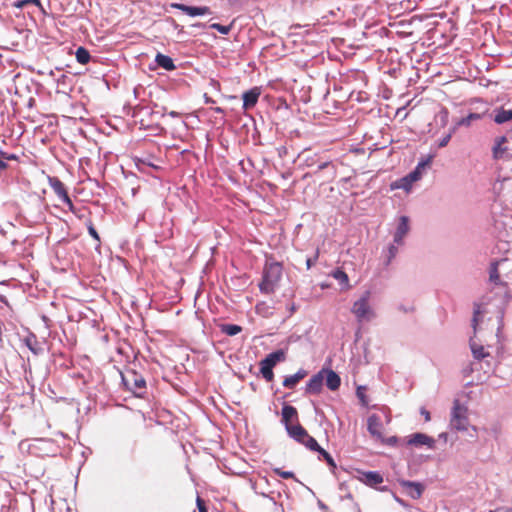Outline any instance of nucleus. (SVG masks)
<instances>
[{
  "mask_svg": "<svg viewBox=\"0 0 512 512\" xmlns=\"http://www.w3.org/2000/svg\"><path fill=\"white\" fill-rule=\"evenodd\" d=\"M282 265L279 262L266 263L263 269L259 290L263 294H272L279 286L282 277Z\"/></svg>",
  "mask_w": 512,
  "mask_h": 512,
  "instance_id": "nucleus-1",
  "label": "nucleus"
},
{
  "mask_svg": "<svg viewBox=\"0 0 512 512\" xmlns=\"http://www.w3.org/2000/svg\"><path fill=\"white\" fill-rule=\"evenodd\" d=\"M121 379L127 390L131 391L136 397H142L146 393V380L135 370H127L121 373Z\"/></svg>",
  "mask_w": 512,
  "mask_h": 512,
  "instance_id": "nucleus-2",
  "label": "nucleus"
},
{
  "mask_svg": "<svg viewBox=\"0 0 512 512\" xmlns=\"http://www.w3.org/2000/svg\"><path fill=\"white\" fill-rule=\"evenodd\" d=\"M370 297L371 292L365 291L363 295L353 303L351 311L359 322L369 321L374 317V311L369 304Z\"/></svg>",
  "mask_w": 512,
  "mask_h": 512,
  "instance_id": "nucleus-3",
  "label": "nucleus"
},
{
  "mask_svg": "<svg viewBox=\"0 0 512 512\" xmlns=\"http://www.w3.org/2000/svg\"><path fill=\"white\" fill-rule=\"evenodd\" d=\"M450 426L457 431H466L469 426L467 407L462 405L459 400L453 402L451 410Z\"/></svg>",
  "mask_w": 512,
  "mask_h": 512,
  "instance_id": "nucleus-4",
  "label": "nucleus"
},
{
  "mask_svg": "<svg viewBox=\"0 0 512 512\" xmlns=\"http://www.w3.org/2000/svg\"><path fill=\"white\" fill-rule=\"evenodd\" d=\"M410 220L408 216L402 215L398 218L396 230L393 234V242L396 245H403L404 238L410 231Z\"/></svg>",
  "mask_w": 512,
  "mask_h": 512,
  "instance_id": "nucleus-5",
  "label": "nucleus"
},
{
  "mask_svg": "<svg viewBox=\"0 0 512 512\" xmlns=\"http://www.w3.org/2000/svg\"><path fill=\"white\" fill-rule=\"evenodd\" d=\"M325 371L326 368H322L318 373L309 379L305 387L306 394L316 395L322 391Z\"/></svg>",
  "mask_w": 512,
  "mask_h": 512,
  "instance_id": "nucleus-6",
  "label": "nucleus"
},
{
  "mask_svg": "<svg viewBox=\"0 0 512 512\" xmlns=\"http://www.w3.org/2000/svg\"><path fill=\"white\" fill-rule=\"evenodd\" d=\"M407 444L411 446L425 445L429 449H435L436 440L433 437L428 436L424 433H414L409 437Z\"/></svg>",
  "mask_w": 512,
  "mask_h": 512,
  "instance_id": "nucleus-7",
  "label": "nucleus"
},
{
  "mask_svg": "<svg viewBox=\"0 0 512 512\" xmlns=\"http://www.w3.org/2000/svg\"><path fill=\"white\" fill-rule=\"evenodd\" d=\"M399 484L406 490L407 495L414 500L419 499L424 492V486L420 482L400 480Z\"/></svg>",
  "mask_w": 512,
  "mask_h": 512,
  "instance_id": "nucleus-8",
  "label": "nucleus"
},
{
  "mask_svg": "<svg viewBox=\"0 0 512 512\" xmlns=\"http://www.w3.org/2000/svg\"><path fill=\"white\" fill-rule=\"evenodd\" d=\"M172 7L182 12L186 13L191 17L202 16L206 14H211V10L207 6H188L181 3H173Z\"/></svg>",
  "mask_w": 512,
  "mask_h": 512,
  "instance_id": "nucleus-9",
  "label": "nucleus"
},
{
  "mask_svg": "<svg viewBox=\"0 0 512 512\" xmlns=\"http://www.w3.org/2000/svg\"><path fill=\"white\" fill-rule=\"evenodd\" d=\"M261 91L260 88L254 87L246 92L243 93V109L248 110L253 108L260 97Z\"/></svg>",
  "mask_w": 512,
  "mask_h": 512,
  "instance_id": "nucleus-10",
  "label": "nucleus"
},
{
  "mask_svg": "<svg viewBox=\"0 0 512 512\" xmlns=\"http://www.w3.org/2000/svg\"><path fill=\"white\" fill-rule=\"evenodd\" d=\"M359 481H361L362 483L369 487L376 488L378 484H381L383 482V476L378 471H366L361 473Z\"/></svg>",
  "mask_w": 512,
  "mask_h": 512,
  "instance_id": "nucleus-11",
  "label": "nucleus"
},
{
  "mask_svg": "<svg viewBox=\"0 0 512 512\" xmlns=\"http://www.w3.org/2000/svg\"><path fill=\"white\" fill-rule=\"evenodd\" d=\"M432 159H433L432 155H429L428 157L421 159L418 162V164L416 165V167L414 168V170H412L408 174L409 178L415 182L420 180L425 172V169L431 165Z\"/></svg>",
  "mask_w": 512,
  "mask_h": 512,
  "instance_id": "nucleus-12",
  "label": "nucleus"
},
{
  "mask_svg": "<svg viewBox=\"0 0 512 512\" xmlns=\"http://www.w3.org/2000/svg\"><path fill=\"white\" fill-rule=\"evenodd\" d=\"M48 183H49V186L52 188V190L54 191V193L57 195V197L60 200H62L64 198L68 199L67 189H66L64 183L58 177L48 176Z\"/></svg>",
  "mask_w": 512,
  "mask_h": 512,
  "instance_id": "nucleus-13",
  "label": "nucleus"
},
{
  "mask_svg": "<svg viewBox=\"0 0 512 512\" xmlns=\"http://www.w3.org/2000/svg\"><path fill=\"white\" fill-rule=\"evenodd\" d=\"M324 379L326 381V386L331 391H336L339 389L341 385V378L340 376L331 369H326L324 373Z\"/></svg>",
  "mask_w": 512,
  "mask_h": 512,
  "instance_id": "nucleus-14",
  "label": "nucleus"
},
{
  "mask_svg": "<svg viewBox=\"0 0 512 512\" xmlns=\"http://www.w3.org/2000/svg\"><path fill=\"white\" fill-rule=\"evenodd\" d=\"M307 376V371L299 369L295 374L284 378L283 386L287 389H294L297 384Z\"/></svg>",
  "mask_w": 512,
  "mask_h": 512,
  "instance_id": "nucleus-15",
  "label": "nucleus"
},
{
  "mask_svg": "<svg viewBox=\"0 0 512 512\" xmlns=\"http://www.w3.org/2000/svg\"><path fill=\"white\" fill-rule=\"evenodd\" d=\"M285 428L288 435L299 443L308 434V432L299 423H297L296 425L287 424Z\"/></svg>",
  "mask_w": 512,
  "mask_h": 512,
  "instance_id": "nucleus-16",
  "label": "nucleus"
},
{
  "mask_svg": "<svg viewBox=\"0 0 512 512\" xmlns=\"http://www.w3.org/2000/svg\"><path fill=\"white\" fill-rule=\"evenodd\" d=\"M25 346L34 354L39 355L43 349L40 346L37 336L33 332H29L28 335L23 339Z\"/></svg>",
  "mask_w": 512,
  "mask_h": 512,
  "instance_id": "nucleus-17",
  "label": "nucleus"
},
{
  "mask_svg": "<svg viewBox=\"0 0 512 512\" xmlns=\"http://www.w3.org/2000/svg\"><path fill=\"white\" fill-rule=\"evenodd\" d=\"M493 120L496 124H504L512 120V110H506L503 107L495 108Z\"/></svg>",
  "mask_w": 512,
  "mask_h": 512,
  "instance_id": "nucleus-18",
  "label": "nucleus"
},
{
  "mask_svg": "<svg viewBox=\"0 0 512 512\" xmlns=\"http://www.w3.org/2000/svg\"><path fill=\"white\" fill-rule=\"evenodd\" d=\"M155 62L159 67L166 71H173L176 69V65L174 64L173 59L170 56L164 55L162 53H157Z\"/></svg>",
  "mask_w": 512,
  "mask_h": 512,
  "instance_id": "nucleus-19",
  "label": "nucleus"
},
{
  "mask_svg": "<svg viewBox=\"0 0 512 512\" xmlns=\"http://www.w3.org/2000/svg\"><path fill=\"white\" fill-rule=\"evenodd\" d=\"M293 419L298 421L297 409L292 405L285 404L282 408V422L284 423L285 427L287 424H290V421Z\"/></svg>",
  "mask_w": 512,
  "mask_h": 512,
  "instance_id": "nucleus-20",
  "label": "nucleus"
},
{
  "mask_svg": "<svg viewBox=\"0 0 512 512\" xmlns=\"http://www.w3.org/2000/svg\"><path fill=\"white\" fill-rule=\"evenodd\" d=\"M331 276L338 281V283L342 286V289L348 290L350 289L349 278L345 271L340 268H337L331 272Z\"/></svg>",
  "mask_w": 512,
  "mask_h": 512,
  "instance_id": "nucleus-21",
  "label": "nucleus"
},
{
  "mask_svg": "<svg viewBox=\"0 0 512 512\" xmlns=\"http://www.w3.org/2000/svg\"><path fill=\"white\" fill-rule=\"evenodd\" d=\"M285 359L286 352L283 349L273 351L264 358L265 361H267L274 367L276 366L277 363L285 361Z\"/></svg>",
  "mask_w": 512,
  "mask_h": 512,
  "instance_id": "nucleus-22",
  "label": "nucleus"
},
{
  "mask_svg": "<svg viewBox=\"0 0 512 512\" xmlns=\"http://www.w3.org/2000/svg\"><path fill=\"white\" fill-rule=\"evenodd\" d=\"M498 261H493L489 267V281L494 285H504L505 283L501 281L500 274L498 270Z\"/></svg>",
  "mask_w": 512,
  "mask_h": 512,
  "instance_id": "nucleus-23",
  "label": "nucleus"
},
{
  "mask_svg": "<svg viewBox=\"0 0 512 512\" xmlns=\"http://www.w3.org/2000/svg\"><path fill=\"white\" fill-rule=\"evenodd\" d=\"M273 368L274 366L264 359L260 361V372L267 382H271L274 378Z\"/></svg>",
  "mask_w": 512,
  "mask_h": 512,
  "instance_id": "nucleus-24",
  "label": "nucleus"
},
{
  "mask_svg": "<svg viewBox=\"0 0 512 512\" xmlns=\"http://www.w3.org/2000/svg\"><path fill=\"white\" fill-rule=\"evenodd\" d=\"M380 421L376 415H372L368 418L367 428L371 435L380 436Z\"/></svg>",
  "mask_w": 512,
  "mask_h": 512,
  "instance_id": "nucleus-25",
  "label": "nucleus"
},
{
  "mask_svg": "<svg viewBox=\"0 0 512 512\" xmlns=\"http://www.w3.org/2000/svg\"><path fill=\"white\" fill-rule=\"evenodd\" d=\"M300 443L303 444L309 450L315 451V452H318V453L321 451V449H323L318 444L316 439L314 437L310 436L309 434H307V436H305V438Z\"/></svg>",
  "mask_w": 512,
  "mask_h": 512,
  "instance_id": "nucleus-26",
  "label": "nucleus"
},
{
  "mask_svg": "<svg viewBox=\"0 0 512 512\" xmlns=\"http://www.w3.org/2000/svg\"><path fill=\"white\" fill-rule=\"evenodd\" d=\"M75 56H76L77 62L80 64H83V65L87 64L91 59L89 51L82 46L77 48Z\"/></svg>",
  "mask_w": 512,
  "mask_h": 512,
  "instance_id": "nucleus-27",
  "label": "nucleus"
},
{
  "mask_svg": "<svg viewBox=\"0 0 512 512\" xmlns=\"http://www.w3.org/2000/svg\"><path fill=\"white\" fill-rule=\"evenodd\" d=\"M415 181H412V179L409 178V175L407 174L405 177L399 179L398 181H396L393 185H392V188H400V189H403L405 190L406 192L410 191L411 188H412V184L414 183Z\"/></svg>",
  "mask_w": 512,
  "mask_h": 512,
  "instance_id": "nucleus-28",
  "label": "nucleus"
},
{
  "mask_svg": "<svg viewBox=\"0 0 512 512\" xmlns=\"http://www.w3.org/2000/svg\"><path fill=\"white\" fill-rule=\"evenodd\" d=\"M482 118V114L479 113H469L466 117L461 118L457 123V126H470L473 121L480 120Z\"/></svg>",
  "mask_w": 512,
  "mask_h": 512,
  "instance_id": "nucleus-29",
  "label": "nucleus"
},
{
  "mask_svg": "<svg viewBox=\"0 0 512 512\" xmlns=\"http://www.w3.org/2000/svg\"><path fill=\"white\" fill-rule=\"evenodd\" d=\"M470 348L473 354V357L477 360H482L485 358L488 353L484 351V347L482 345H477L473 341H470Z\"/></svg>",
  "mask_w": 512,
  "mask_h": 512,
  "instance_id": "nucleus-30",
  "label": "nucleus"
},
{
  "mask_svg": "<svg viewBox=\"0 0 512 512\" xmlns=\"http://www.w3.org/2000/svg\"><path fill=\"white\" fill-rule=\"evenodd\" d=\"M242 330L241 326L236 324H224L221 326V331L228 336H235Z\"/></svg>",
  "mask_w": 512,
  "mask_h": 512,
  "instance_id": "nucleus-31",
  "label": "nucleus"
},
{
  "mask_svg": "<svg viewBox=\"0 0 512 512\" xmlns=\"http://www.w3.org/2000/svg\"><path fill=\"white\" fill-rule=\"evenodd\" d=\"M319 459H323L327 465L331 468V471L334 473L335 469L337 468L336 463L333 459V457L324 449H321L319 452Z\"/></svg>",
  "mask_w": 512,
  "mask_h": 512,
  "instance_id": "nucleus-32",
  "label": "nucleus"
},
{
  "mask_svg": "<svg viewBox=\"0 0 512 512\" xmlns=\"http://www.w3.org/2000/svg\"><path fill=\"white\" fill-rule=\"evenodd\" d=\"M398 246L399 245H396L394 242L388 246L385 261L386 266H388L391 263V261L396 257L398 253Z\"/></svg>",
  "mask_w": 512,
  "mask_h": 512,
  "instance_id": "nucleus-33",
  "label": "nucleus"
},
{
  "mask_svg": "<svg viewBox=\"0 0 512 512\" xmlns=\"http://www.w3.org/2000/svg\"><path fill=\"white\" fill-rule=\"evenodd\" d=\"M28 4H34V5L38 6L44 12V9L41 5L40 0H19L14 3V6L17 8H23L24 6H26Z\"/></svg>",
  "mask_w": 512,
  "mask_h": 512,
  "instance_id": "nucleus-34",
  "label": "nucleus"
},
{
  "mask_svg": "<svg viewBox=\"0 0 512 512\" xmlns=\"http://www.w3.org/2000/svg\"><path fill=\"white\" fill-rule=\"evenodd\" d=\"M455 130H456V126H454V127L450 130V132H449L448 134L444 135L442 138H440V139L438 140V144H437L438 148H443V147H445V146H447V145H448V143H449V141H450V139H451V137H452L453 133L455 132Z\"/></svg>",
  "mask_w": 512,
  "mask_h": 512,
  "instance_id": "nucleus-35",
  "label": "nucleus"
},
{
  "mask_svg": "<svg viewBox=\"0 0 512 512\" xmlns=\"http://www.w3.org/2000/svg\"><path fill=\"white\" fill-rule=\"evenodd\" d=\"M211 29L218 31L220 34L227 35L231 30V26L221 25L219 23H213L210 25Z\"/></svg>",
  "mask_w": 512,
  "mask_h": 512,
  "instance_id": "nucleus-36",
  "label": "nucleus"
},
{
  "mask_svg": "<svg viewBox=\"0 0 512 512\" xmlns=\"http://www.w3.org/2000/svg\"><path fill=\"white\" fill-rule=\"evenodd\" d=\"M331 168V177L334 178L336 176V169L331 161H324L318 165V171Z\"/></svg>",
  "mask_w": 512,
  "mask_h": 512,
  "instance_id": "nucleus-37",
  "label": "nucleus"
},
{
  "mask_svg": "<svg viewBox=\"0 0 512 512\" xmlns=\"http://www.w3.org/2000/svg\"><path fill=\"white\" fill-rule=\"evenodd\" d=\"M482 313L481 306L479 304L474 305L473 318H472V326L474 330H476V326L479 321V315Z\"/></svg>",
  "mask_w": 512,
  "mask_h": 512,
  "instance_id": "nucleus-38",
  "label": "nucleus"
},
{
  "mask_svg": "<svg viewBox=\"0 0 512 512\" xmlns=\"http://www.w3.org/2000/svg\"><path fill=\"white\" fill-rule=\"evenodd\" d=\"M273 472L284 479L295 478L292 471H283L281 468H274Z\"/></svg>",
  "mask_w": 512,
  "mask_h": 512,
  "instance_id": "nucleus-39",
  "label": "nucleus"
},
{
  "mask_svg": "<svg viewBox=\"0 0 512 512\" xmlns=\"http://www.w3.org/2000/svg\"><path fill=\"white\" fill-rule=\"evenodd\" d=\"M339 490L345 492V495L342 497V499L353 500V495L348 490V486H347L346 482H341L339 484Z\"/></svg>",
  "mask_w": 512,
  "mask_h": 512,
  "instance_id": "nucleus-40",
  "label": "nucleus"
},
{
  "mask_svg": "<svg viewBox=\"0 0 512 512\" xmlns=\"http://www.w3.org/2000/svg\"><path fill=\"white\" fill-rule=\"evenodd\" d=\"M87 228H88V233H89V235H90L92 238H94L96 241H100L99 234H98V232L96 231V229H95V227H94V225L92 224V222H91V221L89 222V224H88Z\"/></svg>",
  "mask_w": 512,
  "mask_h": 512,
  "instance_id": "nucleus-41",
  "label": "nucleus"
},
{
  "mask_svg": "<svg viewBox=\"0 0 512 512\" xmlns=\"http://www.w3.org/2000/svg\"><path fill=\"white\" fill-rule=\"evenodd\" d=\"M0 159H3V161L6 162L7 160H17L18 157L13 153H8L0 150Z\"/></svg>",
  "mask_w": 512,
  "mask_h": 512,
  "instance_id": "nucleus-42",
  "label": "nucleus"
},
{
  "mask_svg": "<svg viewBox=\"0 0 512 512\" xmlns=\"http://www.w3.org/2000/svg\"><path fill=\"white\" fill-rule=\"evenodd\" d=\"M318 257H319V251L317 250L313 257L307 258V260H306L307 269H311V267H313L315 265V263L318 260Z\"/></svg>",
  "mask_w": 512,
  "mask_h": 512,
  "instance_id": "nucleus-43",
  "label": "nucleus"
},
{
  "mask_svg": "<svg viewBox=\"0 0 512 512\" xmlns=\"http://www.w3.org/2000/svg\"><path fill=\"white\" fill-rule=\"evenodd\" d=\"M61 201H62V203H64L68 207L69 211H71L73 214L77 215V209L74 206V204H73V202H72V200L70 199L69 196H68V199L64 198Z\"/></svg>",
  "mask_w": 512,
  "mask_h": 512,
  "instance_id": "nucleus-44",
  "label": "nucleus"
},
{
  "mask_svg": "<svg viewBox=\"0 0 512 512\" xmlns=\"http://www.w3.org/2000/svg\"><path fill=\"white\" fill-rule=\"evenodd\" d=\"M439 118L441 119V122L443 125H445L448 121V110L446 108H443L439 112Z\"/></svg>",
  "mask_w": 512,
  "mask_h": 512,
  "instance_id": "nucleus-45",
  "label": "nucleus"
},
{
  "mask_svg": "<svg viewBox=\"0 0 512 512\" xmlns=\"http://www.w3.org/2000/svg\"><path fill=\"white\" fill-rule=\"evenodd\" d=\"M420 413H421V415L424 416L426 422L430 421L431 416H430V412L428 410H426L425 408L422 407L420 409Z\"/></svg>",
  "mask_w": 512,
  "mask_h": 512,
  "instance_id": "nucleus-46",
  "label": "nucleus"
},
{
  "mask_svg": "<svg viewBox=\"0 0 512 512\" xmlns=\"http://www.w3.org/2000/svg\"><path fill=\"white\" fill-rule=\"evenodd\" d=\"M503 317H504V311L501 309L499 311V315L497 317L498 318V322H499L498 330H500L502 325H503V323H502L503 322Z\"/></svg>",
  "mask_w": 512,
  "mask_h": 512,
  "instance_id": "nucleus-47",
  "label": "nucleus"
},
{
  "mask_svg": "<svg viewBox=\"0 0 512 512\" xmlns=\"http://www.w3.org/2000/svg\"><path fill=\"white\" fill-rule=\"evenodd\" d=\"M197 505H198V508H199V512H207L206 508L203 505V501L199 497L197 498Z\"/></svg>",
  "mask_w": 512,
  "mask_h": 512,
  "instance_id": "nucleus-48",
  "label": "nucleus"
},
{
  "mask_svg": "<svg viewBox=\"0 0 512 512\" xmlns=\"http://www.w3.org/2000/svg\"><path fill=\"white\" fill-rule=\"evenodd\" d=\"M305 163H306V165H307V166H311V165H313V164L315 163V159H314V157H311V158H310V157H307V158L305 159Z\"/></svg>",
  "mask_w": 512,
  "mask_h": 512,
  "instance_id": "nucleus-49",
  "label": "nucleus"
},
{
  "mask_svg": "<svg viewBox=\"0 0 512 512\" xmlns=\"http://www.w3.org/2000/svg\"><path fill=\"white\" fill-rule=\"evenodd\" d=\"M387 443H388L389 445H395V444L397 443V437L392 436V437L388 438V439H387Z\"/></svg>",
  "mask_w": 512,
  "mask_h": 512,
  "instance_id": "nucleus-50",
  "label": "nucleus"
},
{
  "mask_svg": "<svg viewBox=\"0 0 512 512\" xmlns=\"http://www.w3.org/2000/svg\"><path fill=\"white\" fill-rule=\"evenodd\" d=\"M318 507L322 510V511H327L328 510V506L326 504H324L322 501H318Z\"/></svg>",
  "mask_w": 512,
  "mask_h": 512,
  "instance_id": "nucleus-51",
  "label": "nucleus"
},
{
  "mask_svg": "<svg viewBox=\"0 0 512 512\" xmlns=\"http://www.w3.org/2000/svg\"><path fill=\"white\" fill-rule=\"evenodd\" d=\"M204 101H205L206 104H213V103H215V101L212 98H210L209 96H207V94H204Z\"/></svg>",
  "mask_w": 512,
  "mask_h": 512,
  "instance_id": "nucleus-52",
  "label": "nucleus"
},
{
  "mask_svg": "<svg viewBox=\"0 0 512 512\" xmlns=\"http://www.w3.org/2000/svg\"><path fill=\"white\" fill-rule=\"evenodd\" d=\"M288 310H289V314L292 315L297 310V307H296V305L294 303H292L289 306Z\"/></svg>",
  "mask_w": 512,
  "mask_h": 512,
  "instance_id": "nucleus-53",
  "label": "nucleus"
},
{
  "mask_svg": "<svg viewBox=\"0 0 512 512\" xmlns=\"http://www.w3.org/2000/svg\"><path fill=\"white\" fill-rule=\"evenodd\" d=\"M394 500L399 503L400 505H404V501L399 498L395 493H392Z\"/></svg>",
  "mask_w": 512,
  "mask_h": 512,
  "instance_id": "nucleus-54",
  "label": "nucleus"
},
{
  "mask_svg": "<svg viewBox=\"0 0 512 512\" xmlns=\"http://www.w3.org/2000/svg\"><path fill=\"white\" fill-rule=\"evenodd\" d=\"M8 167L7 163L0 159V171L5 170Z\"/></svg>",
  "mask_w": 512,
  "mask_h": 512,
  "instance_id": "nucleus-55",
  "label": "nucleus"
},
{
  "mask_svg": "<svg viewBox=\"0 0 512 512\" xmlns=\"http://www.w3.org/2000/svg\"><path fill=\"white\" fill-rule=\"evenodd\" d=\"M448 434L446 432H442L439 434V439H442L444 442L447 441Z\"/></svg>",
  "mask_w": 512,
  "mask_h": 512,
  "instance_id": "nucleus-56",
  "label": "nucleus"
},
{
  "mask_svg": "<svg viewBox=\"0 0 512 512\" xmlns=\"http://www.w3.org/2000/svg\"><path fill=\"white\" fill-rule=\"evenodd\" d=\"M213 111L217 114H224V112H225L224 109L221 107H215V108H213Z\"/></svg>",
  "mask_w": 512,
  "mask_h": 512,
  "instance_id": "nucleus-57",
  "label": "nucleus"
},
{
  "mask_svg": "<svg viewBox=\"0 0 512 512\" xmlns=\"http://www.w3.org/2000/svg\"><path fill=\"white\" fill-rule=\"evenodd\" d=\"M0 302L5 305H8V300L5 295L0 294Z\"/></svg>",
  "mask_w": 512,
  "mask_h": 512,
  "instance_id": "nucleus-58",
  "label": "nucleus"
},
{
  "mask_svg": "<svg viewBox=\"0 0 512 512\" xmlns=\"http://www.w3.org/2000/svg\"><path fill=\"white\" fill-rule=\"evenodd\" d=\"M377 490H379L380 492H388L390 491L389 490V487L388 486H381V487H376Z\"/></svg>",
  "mask_w": 512,
  "mask_h": 512,
  "instance_id": "nucleus-59",
  "label": "nucleus"
},
{
  "mask_svg": "<svg viewBox=\"0 0 512 512\" xmlns=\"http://www.w3.org/2000/svg\"><path fill=\"white\" fill-rule=\"evenodd\" d=\"M168 114H169V116H171V117H173V118H176V117H178V116H179V113H178V112H176V111H170Z\"/></svg>",
  "mask_w": 512,
  "mask_h": 512,
  "instance_id": "nucleus-60",
  "label": "nucleus"
},
{
  "mask_svg": "<svg viewBox=\"0 0 512 512\" xmlns=\"http://www.w3.org/2000/svg\"><path fill=\"white\" fill-rule=\"evenodd\" d=\"M357 396H358L362 401H364V395H363V393H361L360 388H358V390H357Z\"/></svg>",
  "mask_w": 512,
  "mask_h": 512,
  "instance_id": "nucleus-61",
  "label": "nucleus"
},
{
  "mask_svg": "<svg viewBox=\"0 0 512 512\" xmlns=\"http://www.w3.org/2000/svg\"><path fill=\"white\" fill-rule=\"evenodd\" d=\"M400 309H401L402 311H404L405 313H407V312H409V311H412V308H406V307H403V306H401V307H400Z\"/></svg>",
  "mask_w": 512,
  "mask_h": 512,
  "instance_id": "nucleus-62",
  "label": "nucleus"
},
{
  "mask_svg": "<svg viewBox=\"0 0 512 512\" xmlns=\"http://www.w3.org/2000/svg\"><path fill=\"white\" fill-rule=\"evenodd\" d=\"M499 144H497L496 146H494L493 148V152H494V155L496 156V153H497V150L499 149Z\"/></svg>",
  "mask_w": 512,
  "mask_h": 512,
  "instance_id": "nucleus-63",
  "label": "nucleus"
},
{
  "mask_svg": "<svg viewBox=\"0 0 512 512\" xmlns=\"http://www.w3.org/2000/svg\"><path fill=\"white\" fill-rule=\"evenodd\" d=\"M505 141V137H501L498 144L500 145L501 143H503Z\"/></svg>",
  "mask_w": 512,
  "mask_h": 512,
  "instance_id": "nucleus-64",
  "label": "nucleus"
}]
</instances>
